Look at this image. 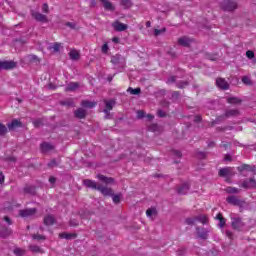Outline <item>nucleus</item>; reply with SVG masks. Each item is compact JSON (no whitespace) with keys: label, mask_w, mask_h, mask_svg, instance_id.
<instances>
[{"label":"nucleus","mask_w":256,"mask_h":256,"mask_svg":"<svg viewBox=\"0 0 256 256\" xmlns=\"http://www.w3.org/2000/svg\"><path fill=\"white\" fill-rule=\"evenodd\" d=\"M83 185H85V187H87L88 189H95L96 191H100L104 195V197H111L114 193L111 188L103 186L101 184L97 185V182L91 179L83 180Z\"/></svg>","instance_id":"nucleus-1"},{"label":"nucleus","mask_w":256,"mask_h":256,"mask_svg":"<svg viewBox=\"0 0 256 256\" xmlns=\"http://www.w3.org/2000/svg\"><path fill=\"white\" fill-rule=\"evenodd\" d=\"M240 112L238 109H229L225 111V114L222 116H218L214 122H211V127L213 125H217V123H220V121H223V119H229V117H239Z\"/></svg>","instance_id":"nucleus-2"},{"label":"nucleus","mask_w":256,"mask_h":256,"mask_svg":"<svg viewBox=\"0 0 256 256\" xmlns=\"http://www.w3.org/2000/svg\"><path fill=\"white\" fill-rule=\"evenodd\" d=\"M220 7L223 9V11L233 12L235 9H237L238 6L237 2L233 0H222Z\"/></svg>","instance_id":"nucleus-3"},{"label":"nucleus","mask_w":256,"mask_h":256,"mask_svg":"<svg viewBox=\"0 0 256 256\" xmlns=\"http://www.w3.org/2000/svg\"><path fill=\"white\" fill-rule=\"evenodd\" d=\"M231 225L235 231H242L243 228L245 227V223L240 217H232Z\"/></svg>","instance_id":"nucleus-4"},{"label":"nucleus","mask_w":256,"mask_h":256,"mask_svg":"<svg viewBox=\"0 0 256 256\" xmlns=\"http://www.w3.org/2000/svg\"><path fill=\"white\" fill-rule=\"evenodd\" d=\"M31 16L33 17V19H35V21H38L39 23H48L49 19L47 18L46 15L41 14L35 10L31 11Z\"/></svg>","instance_id":"nucleus-5"},{"label":"nucleus","mask_w":256,"mask_h":256,"mask_svg":"<svg viewBox=\"0 0 256 256\" xmlns=\"http://www.w3.org/2000/svg\"><path fill=\"white\" fill-rule=\"evenodd\" d=\"M241 187L243 189H256V179L254 177L249 178L248 180H245Z\"/></svg>","instance_id":"nucleus-6"},{"label":"nucleus","mask_w":256,"mask_h":256,"mask_svg":"<svg viewBox=\"0 0 256 256\" xmlns=\"http://www.w3.org/2000/svg\"><path fill=\"white\" fill-rule=\"evenodd\" d=\"M216 87H218V89H222L223 91H227V89H229V82H227L225 78H217Z\"/></svg>","instance_id":"nucleus-7"},{"label":"nucleus","mask_w":256,"mask_h":256,"mask_svg":"<svg viewBox=\"0 0 256 256\" xmlns=\"http://www.w3.org/2000/svg\"><path fill=\"white\" fill-rule=\"evenodd\" d=\"M112 27L115 31L121 32V31H127L129 29V26L127 24H123L119 20H116L113 24Z\"/></svg>","instance_id":"nucleus-8"},{"label":"nucleus","mask_w":256,"mask_h":256,"mask_svg":"<svg viewBox=\"0 0 256 256\" xmlns=\"http://www.w3.org/2000/svg\"><path fill=\"white\" fill-rule=\"evenodd\" d=\"M17 67V62L10 60V61H2V70L11 71Z\"/></svg>","instance_id":"nucleus-9"},{"label":"nucleus","mask_w":256,"mask_h":256,"mask_svg":"<svg viewBox=\"0 0 256 256\" xmlns=\"http://www.w3.org/2000/svg\"><path fill=\"white\" fill-rule=\"evenodd\" d=\"M97 179L102 183H105V185H113V183H115V179L113 177H107L103 174H98Z\"/></svg>","instance_id":"nucleus-10"},{"label":"nucleus","mask_w":256,"mask_h":256,"mask_svg":"<svg viewBox=\"0 0 256 256\" xmlns=\"http://www.w3.org/2000/svg\"><path fill=\"white\" fill-rule=\"evenodd\" d=\"M35 213H37L36 208H28L19 211L20 217H31V215H35Z\"/></svg>","instance_id":"nucleus-11"},{"label":"nucleus","mask_w":256,"mask_h":256,"mask_svg":"<svg viewBox=\"0 0 256 256\" xmlns=\"http://www.w3.org/2000/svg\"><path fill=\"white\" fill-rule=\"evenodd\" d=\"M104 103H105L104 113L106 115H109V113L113 111V107L115 106V100H104Z\"/></svg>","instance_id":"nucleus-12"},{"label":"nucleus","mask_w":256,"mask_h":256,"mask_svg":"<svg viewBox=\"0 0 256 256\" xmlns=\"http://www.w3.org/2000/svg\"><path fill=\"white\" fill-rule=\"evenodd\" d=\"M7 127L9 129V131H13L15 129H19V127H23V123H21V121L14 119L12 120L11 123L7 124Z\"/></svg>","instance_id":"nucleus-13"},{"label":"nucleus","mask_w":256,"mask_h":256,"mask_svg":"<svg viewBox=\"0 0 256 256\" xmlns=\"http://www.w3.org/2000/svg\"><path fill=\"white\" fill-rule=\"evenodd\" d=\"M227 203H229V205H234L236 207H239L241 205V200H239V198H237V196H229L226 198Z\"/></svg>","instance_id":"nucleus-14"},{"label":"nucleus","mask_w":256,"mask_h":256,"mask_svg":"<svg viewBox=\"0 0 256 256\" xmlns=\"http://www.w3.org/2000/svg\"><path fill=\"white\" fill-rule=\"evenodd\" d=\"M40 149H41L42 153H49V151H53V149H55V146H53L50 143L43 142L40 145Z\"/></svg>","instance_id":"nucleus-15"},{"label":"nucleus","mask_w":256,"mask_h":256,"mask_svg":"<svg viewBox=\"0 0 256 256\" xmlns=\"http://www.w3.org/2000/svg\"><path fill=\"white\" fill-rule=\"evenodd\" d=\"M106 11H115V6L109 0H99Z\"/></svg>","instance_id":"nucleus-16"},{"label":"nucleus","mask_w":256,"mask_h":256,"mask_svg":"<svg viewBox=\"0 0 256 256\" xmlns=\"http://www.w3.org/2000/svg\"><path fill=\"white\" fill-rule=\"evenodd\" d=\"M197 231V235L198 237H200V239H207V237H209V232L207 230H205V228H196Z\"/></svg>","instance_id":"nucleus-17"},{"label":"nucleus","mask_w":256,"mask_h":256,"mask_svg":"<svg viewBox=\"0 0 256 256\" xmlns=\"http://www.w3.org/2000/svg\"><path fill=\"white\" fill-rule=\"evenodd\" d=\"M238 171L240 173H243V171H252L255 172L256 171V167L255 166H251L249 164H243L241 166L238 167Z\"/></svg>","instance_id":"nucleus-18"},{"label":"nucleus","mask_w":256,"mask_h":256,"mask_svg":"<svg viewBox=\"0 0 256 256\" xmlns=\"http://www.w3.org/2000/svg\"><path fill=\"white\" fill-rule=\"evenodd\" d=\"M77 119H85L87 117V111L85 109L79 108L74 112Z\"/></svg>","instance_id":"nucleus-19"},{"label":"nucleus","mask_w":256,"mask_h":256,"mask_svg":"<svg viewBox=\"0 0 256 256\" xmlns=\"http://www.w3.org/2000/svg\"><path fill=\"white\" fill-rule=\"evenodd\" d=\"M178 44L182 47H189V45H191V39H189V37L183 36L178 39Z\"/></svg>","instance_id":"nucleus-20"},{"label":"nucleus","mask_w":256,"mask_h":256,"mask_svg":"<svg viewBox=\"0 0 256 256\" xmlns=\"http://www.w3.org/2000/svg\"><path fill=\"white\" fill-rule=\"evenodd\" d=\"M44 225L47 227L55 225V217L53 215H47L44 217Z\"/></svg>","instance_id":"nucleus-21"},{"label":"nucleus","mask_w":256,"mask_h":256,"mask_svg":"<svg viewBox=\"0 0 256 256\" xmlns=\"http://www.w3.org/2000/svg\"><path fill=\"white\" fill-rule=\"evenodd\" d=\"M59 237H60V239H68V240H71V239H77V234H76V233H67V232H64V233H60V234H59Z\"/></svg>","instance_id":"nucleus-22"},{"label":"nucleus","mask_w":256,"mask_h":256,"mask_svg":"<svg viewBox=\"0 0 256 256\" xmlns=\"http://www.w3.org/2000/svg\"><path fill=\"white\" fill-rule=\"evenodd\" d=\"M68 55L72 61H78L79 57H81V54H79V51H77L76 49L70 50Z\"/></svg>","instance_id":"nucleus-23"},{"label":"nucleus","mask_w":256,"mask_h":256,"mask_svg":"<svg viewBox=\"0 0 256 256\" xmlns=\"http://www.w3.org/2000/svg\"><path fill=\"white\" fill-rule=\"evenodd\" d=\"M81 105L85 107L86 109H93V107L97 106V102H91L89 100H83L81 102Z\"/></svg>","instance_id":"nucleus-24"},{"label":"nucleus","mask_w":256,"mask_h":256,"mask_svg":"<svg viewBox=\"0 0 256 256\" xmlns=\"http://www.w3.org/2000/svg\"><path fill=\"white\" fill-rule=\"evenodd\" d=\"M216 219L219 221V226L221 228L225 227V225H227V220L223 217L222 213H218L216 215Z\"/></svg>","instance_id":"nucleus-25"},{"label":"nucleus","mask_w":256,"mask_h":256,"mask_svg":"<svg viewBox=\"0 0 256 256\" xmlns=\"http://www.w3.org/2000/svg\"><path fill=\"white\" fill-rule=\"evenodd\" d=\"M243 102V100L239 99L238 97H228L227 103L230 105H239Z\"/></svg>","instance_id":"nucleus-26"},{"label":"nucleus","mask_w":256,"mask_h":256,"mask_svg":"<svg viewBox=\"0 0 256 256\" xmlns=\"http://www.w3.org/2000/svg\"><path fill=\"white\" fill-rule=\"evenodd\" d=\"M76 89H79V82H70L65 91H76Z\"/></svg>","instance_id":"nucleus-27"},{"label":"nucleus","mask_w":256,"mask_h":256,"mask_svg":"<svg viewBox=\"0 0 256 256\" xmlns=\"http://www.w3.org/2000/svg\"><path fill=\"white\" fill-rule=\"evenodd\" d=\"M189 191V184H182L181 187L178 188L177 192L179 195H185Z\"/></svg>","instance_id":"nucleus-28"},{"label":"nucleus","mask_w":256,"mask_h":256,"mask_svg":"<svg viewBox=\"0 0 256 256\" xmlns=\"http://www.w3.org/2000/svg\"><path fill=\"white\" fill-rule=\"evenodd\" d=\"M219 177H227V175H231V168H222L218 172Z\"/></svg>","instance_id":"nucleus-29"},{"label":"nucleus","mask_w":256,"mask_h":256,"mask_svg":"<svg viewBox=\"0 0 256 256\" xmlns=\"http://www.w3.org/2000/svg\"><path fill=\"white\" fill-rule=\"evenodd\" d=\"M121 59H123L121 54H116V55L112 56L111 63L113 65H119L121 63Z\"/></svg>","instance_id":"nucleus-30"},{"label":"nucleus","mask_w":256,"mask_h":256,"mask_svg":"<svg viewBox=\"0 0 256 256\" xmlns=\"http://www.w3.org/2000/svg\"><path fill=\"white\" fill-rule=\"evenodd\" d=\"M196 221H199L202 225H207V223H209V218L207 215H199L196 216Z\"/></svg>","instance_id":"nucleus-31"},{"label":"nucleus","mask_w":256,"mask_h":256,"mask_svg":"<svg viewBox=\"0 0 256 256\" xmlns=\"http://www.w3.org/2000/svg\"><path fill=\"white\" fill-rule=\"evenodd\" d=\"M29 249H30V251H32V253H45V251L37 245H30Z\"/></svg>","instance_id":"nucleus-32"},{"label":"nucleus","mask_w":256,"mask_h":256,"mask_svg":"<svg viewBox=\"0 0 256 256\" xmlns=\"http://www.w3.org/2000/svg\"><path fill=\"white\" fill-rule=\"evenodd\" d=\"M14 255L16 256H24L27 253V250L23 249V248H15L13 250Z\"/></svg>","instance_id":"nucleus-33"},{"label":"nucleus","mask_w":256,"mask_h":256,"mask_svg":"<svg viewBox=\"0 0 256 256\" xmlns=\"http://www.w3.org/2000/svg\"><path fill=\"white\" fill-rule=\"evenodd\" d=\"M111 197L115 205H119V203H121V194H115V192H113V195Z\"/></svg>","instance_id":"nucleus-34"},{"label":"nucleus","mask_w":256,"mask_h":256,"mask_svg":"<svg viewBox=\"0 0 256 256\" xmlns=\"http://www.w3.org/2000/svg\"><path fill=\"white\" fill-rule=\"evenodd\" d=\"M120 5H121L124 9H130V7H132L133 3H131V0H121Z\"/></svg>","instance_id":"nucleus-35"},{"label":"nucleus","mask_w":256,"mask_h":256,"mask_svg":"<svg viewBox=\"0 0 256 256\" xmlns=\"http://www.w3.org/2000/svg\"><path fill=\"white\" fill-rule=\"evenodd\" d=\"M24 193H28L30 195H35V186L24 187Z\"/></svg>","instance_id":"nucleus-36"},{"label":"nucleus","mask_w":256,"mask_h":256,"mask_svg":"<svg viewBox=\"0 0 256 256\" xmlns=\"http://www.w3.org/2000/svg\"><path fill=\"white\" fill-rule=\"evenodd\" d=\"M32 239H34L35 241H45V239H47V237L45 235H41L39 233L32 235Z\"/></svg>","instance_id":"nucleus-37"},{"label":"nucleus","mask_w":256,"mask_h":256,"mask_svg":"<svg viewBox=\"0 0 256 256\" xmlns=\"http://www.w3.org/2000/svg\"><path fill=\"white\" fill-rule=\"evenodd\" d=\"M147 217H153V215H157V208H149L146 210Z\"/></svg>","instance_id":"nucleus-38"},{"label":"nucleus","mask_w":256,"mask_h":256,"mask_svg":"<svg viewBox=\"0 0 256 256\" xmlns=\"http://www.w3.org/2000/svg\"><path fill=\"white\" fill-rule=\"evenodd\" d=\"M242 83H244V85H253V81H251V78L248 76L242 77Z\"/></svg>","instance_id":"nucleus-39"},{"label":"nucleus","mask_w":256,"mask_h":256,"mask_svg":"<svg viewBox=\"0 0 256 256\" xmlns=\"http://www.w3.org/2000/svg\"><path fill=\"white\" fill-rule=\"evenodd\" d=\"M131 95H139L141 93V88H128Z\"/></svg>","instance_id":"nucleus-40"},{"label":"nucleus","mask_w":256,"mask_h":256,"mask_svg":"<svg viewBox=\"0 0 256 256\" xmlns=\"http://www.w3.org/2000/svg\"><path fill=\"white\" fill-rule=\"evenodd\" d=\"M185 221H186V225H195V222L197 221V216L192 218H187Z\"/></svg>","instance_id":"nucleus-41"},{"label":"nucleus","mask_w":256,"mask_h":256,"mask_svg":"<svg viewBox=\"0 0 256 256\" xmlns=\"http://www.w3.org/2000/svg\"><path fill=\"white\" fill-rule=\"evenodd\" d=\"M0 135H7V126H5V124L0 123Z\"/></svg>","instance_id":"nucleus-42"},{"label":"nucleus","mask_w":256,"mask_h":256,"mask_svg":"<svg viewBox=\"0 0 256 256\" xmlns=\"http://www.w3.org/2000/svg\"><path fill=\"white\" fill-rule=\"evenodd\" d=\"M226 192L230 194H235V193H239V189L230 186L226 188Z\"/></svg>","instance_id":"nucleus-43"},{"label":"nucleus","mask_w":256,"mask_h":256,"mask_svg":"<svg viewBox=\"0 0 256 256\" xmlns=\"http://www.w3.org/2000/svg\"><path fill=\"white\" fill-rule=\"evenodd\" d=\"M165 31H167V29L166 28H162V29H155L154 30V35H155V37H159V35H161V33H165Z\"/></svg>","instance_id":"nucleus-44"},{"label":"nucleus","mask_w":256,"mask_h":256,"mask_svg":"<svg viewBox=\"0 0 256 256\" xmlns=\"http://www.w3.org/2000/svg\"><path fill=\"white\" fill-rule=\"evenodd\" d=\"M48 167L50 169H53V167H57V160L52 159L49 163H48Z\"/></svg>","instance_id":"nucleus-45"},{"label":"nucleus","mask_w":256,"mask_h":256,"mask_svg":"<svg viewBox=\"0 0 256 256\" xmlns=\"http://www.w3.org/2000/svg\"><path fill=\"white\" fill-rule=\"evenodd\" d=\"M246 57H247L248 59H253V58L255 57V52H253L252 50H248V51L246 52Z\"/></svg>","instance_id":"nucleus-46"},{"label":"nucleus","mask_w":256,"mask_h":256,"mask_svg":"<svg viewBox=\"0 0 256 256\" xmlns=\"http://www.w3.org/2000/svg\"><path fill=\"white\" fill-rule=\"evenodd\" d=\"M187 85H189V83L182 81L177 84V87H178V89H185V87H187Z\"/></svg>","instance_id":"nucleus-47"},{"label":"nucleus","mask_w":256,"mask_h":256,"mask_svg":"<svg viewBox=\"0 0 256 256\" xmlns=\"http://www.w3.org/2000/svg\"><path fill=\"white\" fill-rule=\"evenodd\" d=\"M175 81H177V77L176 76H170L167 80L168 85H171L173 83H175Z\"/></svg>","instance_id":"nucleus-48"},{"label":"nucleus","mask_w":256,"mask_h":256,"mask_svg":"<svg viewBox=\"0 0 256 256\" xmlns=\"http://www.w3.org/2000/svg\"><path fill=\"white\" fill-rule=\"evenodd\" d=\"M102 53H109V44L105 43L102 46Z\"/></svg>","instance_id":"nucleus-49"},{"label":"nucleus","mask_w":256,"mask_h":256,"mask_svg":"<svg viewBox=\"0 0 256 256\" xmlns=\"http://www.w3.org/2000/svg\"><path fill=\"white\" fill-rule=\"evenodd\" d=\"M52 49L56 52L59 51L61 49V43L55 42Z\"/></svg>","instance_id":"nucleus-50"},{"label":"nucleus","mask_w":256,"mask_h":256,"mask_svg":"<svg viewBox=\"0 0 256 256\" xmlns=\"http://www.w3.org/2000/svg\"><path fill=\"white\" fill-rule=\"evenodd\" d=\"M34 127H41L43 125V121L38 119L33 122Z\"/></svg>","instance_id":"nucleus-51"},{"label":"nucleus","mask_w":256,"mask_h":256,"mask_svg":"<svg viewBox=\"0 0 256 256\" xmlns=\"http://www.w3.org/2000/svg\"><path fill=\"white\" fill-rule=\"evenodd\" d=\"M42 11L46 14L49 13V5L47 3L43 4Z\"/></svg>","instance_id":"nucleus-52"},{"label":"nucleus","mask_w":256,"mask_h":256,"mask_svg":"<svg viewBox=\"0 0 256 256\" xmlns=\"http://www.w3.org/2000/svg\"><path fill=\"white\" fill-rule=\"evenodd\" d=\"M137 117H138V119H143V117H145V111L139 110L137 112Z\"/></svg>","instance_id":"nucleus-53"},{"label":"nucleus","mask_w":256,"mask_h":256,"mask_svg":"<svg viewBox=\"0 0 256 256\" xmlns=\"http://www.w3.org/2000/svg\"><path fill=\"white\" fill-rule=\"evenodd\" d=\"M157 115L158 117H161V118L167 117V113H165L163 110H158Z\"/></svg>","instance_id":"nucleus-54"},{"label":"nucleus","mask_w":256,"mask_h":256,"mask_svg":"<svg viewBox=\"0 0 256 256\" xmlns=\"http://www.w3.org/2000/svg\"><path fill=\"white\" fill-rule=\"evenodd\" d=\"M61 105H67L68 107H71V105H73V101L69 100V101H62Z\"/></svg>","instance_id":"nucleus-55"},{"label":"nucleus","mask_w":256,"mask_h":256,"mask_svg":"<svg viewBox=\"0 0 256 256\" xmlns=\"http://www.w3.org/2000/svg\"><path fill=\"white\" fill-rule=\"evenodd\" d=\"M5 183V175H3V172H0V185H3Z\"/></svg>","instance_id":"nucleus-56"},{"label":"nucleus","mask_w":256,"mask_h":256,"mask_svg":"<svg viewBox=\"0 0 256 256\" xmlns=\"http://www.w3.org/2000/svg\"><path fill=\"white\" fill-rule=\"evenodd\" d=\"M201 120H202V118H201L200 115H196V116L194 117V123H201Z\"/></svg>","instance_id":"nucleus-57"},{"label":"nucleus","mask_w":256,"mask_h":256,"mask_svg":"<svg viewBox=\"0 0 256 256\" xmlns=\"http://www.w3.org/2000/svg\"><path fill=\"white\" fill-rule=\"evenodd\" d=\"M226 237H228V239H233V232L227 230L226 231Z\"/></svg>","instance_id":"nucleus-58"},{"label":"nucleus","mask_w":256,"mask_h":256,"mask_svg":"<svg viewBox=\"0 0 256 256\" xmlns=\"http://www.w3.org/2000/svg\"><path fill=\"white\" fill-rule=\"evenodd\" d=\"M56 181H57V178H55V177H53V176H51V177L49 178V183H51L52 185L55 184Z\"/></svg>","instance_id":"nucleus-59"},{"label":"nucleus","mask_w":256,"mask_h":256,"mask_svg":"<svg viewBox=\"0 0 256 256\" xmlns=\"http://www.w3.org/2000/svg\"><path fill=\"white\" fill-rule=\"evenodd\" d=\"M4 221H6V223H8V225H11L13 222H11V218H9L8 216H4Z\"/></svg>","instance_id":"nucleus-60"},{"label":"nucleus","mask_w":256,"mask_h":256,"mask_svg":"<svg viewBox=\"0 0 256 256\" xmlns=\"http://www.w3.org/2000/svg\"><path fill=\"white\" fill-rule=\"evenodd\" d=\"M199 159H205V152H200L198 154Z\"/></svg>","instance_id":"nucleus-61"},{"label":"nucleus","mask_w":256,"mask_h":256,"mask_svg":"<svg viewBox=\"0 0 256 256\" xmlns=\"http://www.w3.org/2000/svg\"><path fill=\"white\" fill-rule=\"evenodd\" d=\"M31 61H38L39 62V58H37V56L32 55L31 56Z\"/></svg>","instance_id":"nucleus-62"},{"label":"nucleus","mask_w":256,"mask_h":256,"mask_svg":"<svg viewBox=\"0 0 256 256\" xmlns=\"http://www.w3.org/2000/svg\"><path fill=\"white\" fill-rule=\"evenodd\" d=\"M112 41H113V43H119V38L113 37V38H112Z\"/></svg>","instance_id":"nucleus-63"},{"label":"nucleus","mask_w":256,"mask_h":256,"mask_svg":"<svg viewBox=\"0 0 256 256\" xmlns=\"http://www.w3.org/2000/svg\"><path fill=\"white\" fill-rule=\"evenodd\" d=\"M224 159H225V161H231V155H226V156L224 157Z\"/></svg>","instance_id":"nucleus-64"}]
</instances>
